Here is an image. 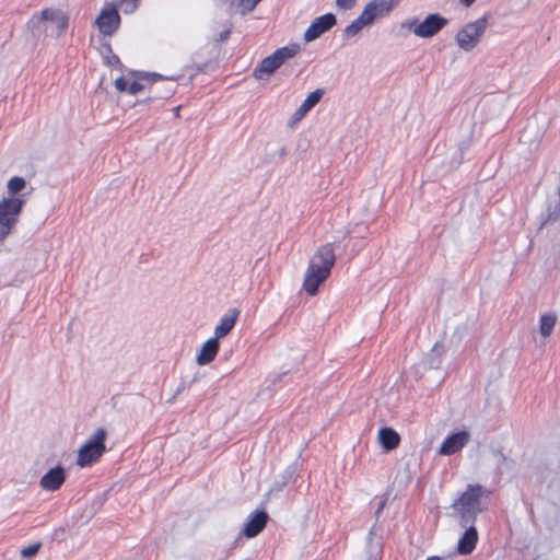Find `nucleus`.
Here are the masks:
<instances>
[{"label": "nucleus", "mask_w": 560, "mask_h": 560, "mask_svg": "<svg viewBox=\"0 0 560 560\" xmlns=\"http://www.w3.org/2000/svg\"><path fill=\"white\" fill-rule=\"evenodd\" d=\"M469 442V433L460 431L447 436L440 446L439 453L441 455H453L460 451Z\"/></svg>", "instance_id": "13"}, {"label": "nucleus", "mask_w": 560, "mask_h": 560, "mask_svg": "<svg viewBox=\"0 0 560 560\" xmlns=\"http://www.w3.org/2000/svg\"><path fill=\"white\" fill-rule=\"evenodd\" d=\"M103 60H104V63L107 65L108 67H116L119 69H122V67H124L119 57L113 52L110 45H106L104 47Z\"/></svg>", "instance_id": "24"}, {"label": "nucleus", "mask_w": 560, "mask_h": 560, "mask_svg": "<svg viewBox=\"0 0 560 560\" xmlns=\"http://www.w3.org/2000/svg\"><path fill=\"white\" fill-rule=\"evenodd\" d=\"M393 10L392 0H372L361 12V14L352 21L343 31L345 36L352 37L361 32L364 26L374 22L378 16H382Z\"/></svg>", "instance_id": "4"}, {"label": "nucleus", "mask_w": 560, "mask_h": 560, "mask_svg": "<svg viewBox=\"0 0 560 560\" xmlns=\"http://www.w3.org/2000/svg\"><path fill=\"white\" fill-rule=\"evenodd\" d=\"M478 541V532L474 524H469L465 533L458 540L457 551L459 555H470L476 548Z\"/></svg>", "instance_id": "17"}, {"label": "nucleus", "mask_w": 560, "mask_h": 560, "mask_svg": "<svg viewBox=\"0 0 560 560\" xmlns=\"http://www.w3.org/2000/svg\"><path fill=\"white\" fill-rule=\"evenodd\" d=\"M336 24V16L332 13H326L313 20L304 33L306 42H313L324 33L329 31Z\"/></svg>", "instance_id": "11"}, {"label": "nucleus", "mask_w": 560, "mask_h": 560, "mask_svg": "<svg viewBox=\"0 0 560 560\" xmlns=\"http://www.w3.org/2000/svg\"><path fill=\"white\" fill-rule=\"evenodd\" d=\"M378 441L385 451H392L399 445L400 436L392 428H382L378 431Z\"/></svg>", "instance_id": "21"}, {"label": "nucleus", "mask_w": 560, "mask_h": 560, "mask_svg": "<svg viewBox=\"0 0 560 560\" xmlns=\"http://www.w3.org/2000/svg\"><path fill=\"white\" fill-rule=\"evenodd\" d=\"M444 352V347L440 343H435L423 360L424 366L429 369H438L442 363Z\"/></svg>", "instance_id": "22"}, {"label": "nucleus", "mask_w": 560, "mask_h": 560, "mask_svg": "<svg viewBox=\"0 0 560 560\" xmlns=\"http://www.w3.org/2000/svg\"><path fill=\"white\" fill-rule=\"evenodd\" d=\"M23 206L20 198H9L0 202V241L11 231Z\"/></svg>", "instance_id": "9"}, {"label": "nucleus", "mask_w": 560, "mask_h": 560, "mask_svg": "<svg viewBox=\"0 0 560 560\" xmlns=\"http://www.w3.org/2000/svg\"><path fill=\"white\" fill-rule=\"evenodd\" d=\"M323 95L324 90L322 89H317L310 93L292 115V121L298 122L302 120L306 116V114L320 101Z\"/></svg>", "instance_id": "18"}, {"label": "nucleus", "mask_w": 560, "mask_h": 560, "mask_svg": "<svg viewBox=\"0 0 560 560\" xmlns=\"http://www.w3.org/2000/svg\"><path fill=\"white\" fill-rule=\"evenodd\" d=\"M219 350V339L215 337H212L208 339L203 345L202 348L197 355V363L199 365H206L210 363L217 355Z\"/></svg>", "instance_id": "20"}, {"label": "nucleus", "mask_w": 560, "mask_h": 560, "mask_svg": "<svg viewBox=\"0 0 560 560\" xmlns=\"http://www.w3.org/2000/svg\"><path fill=\"white\" fill-rule=\"evenodd\" d=\"M357 0H336L338 8L343 10H350L354 7Z\"/></svg>", "instance_id": "29"}, {"label": "nucleus", "mask_w": 560, "mask_h": 560, "mask_svg": "<svg viewBox=\"0 0 560 560\" xmlns=\"http://www.w3.org/2000/svg\"><path fill=\"white\" fill-rule=\"evenodd\" d=\"M28 26L37 35L49 33L60 36L68 27V16L60 10L45 9L38 15H33Z\"/></svg>", "instance_id": "3"}, {"label": "nucleus", "mask_w": 560, "mask_h": 560, "mask_svg": "<svg viewBox=\"0 0 560 560\" xmlns=\"http://www.w3.org/2000/svg\"><path fill=\"white\" fill-rule=\"evenodd\" d=\"M136 80L129 84L128 93L136 95L144 90H151L156 80H162V75L155 72H142L131 71L130 72Z\"/></svg>", "instance_id": "12"}, {"label": "nucleus", "mask_w": 560, "mask_h": 560, "mask_svg": "<svg viewBox=\"0 0 560 560\" xmlns=\"http://www.w3.org/2000/svg\"><path fill=\"white\" fill-rule=\"evenodd\" d=\"M179 109H180V107H179V106H178V107H175V108L173 109L175 117H178V116H179Z\"/></svg>", "instance_id": "35"}, {"label": "nucleus", "mask_w": 560, "mask_h": 560, "mask_svg": "<svg viewBox=\"0 0 560 560\" xmlns=\"http://www.w3.org/2000/svg\"><path fill=\"white\" fill-rule=\"evenodd\" d=\"M335 259L332 244H326L318 248L304 276L303 287L308 294L314 295L317 292L320 283L330 275Z\"/></svg>", "instance_id": "2"}, {"label": "nucleus", "mask_w": 560, "mask_h": 560, "mask_svg": "<svg viewBox=\"0 0 560 560\" xmlns=\"http://www.w3.org/2000/svg\"><path fill=\"white\" fill-rule=\"evenodd\" d=\"M26 182L23 177H12L8 183V191L10 195H16L25 188Z\"/></svg>", "instance_id": "25"}, {"label": "nucleus", "mask_w": 560, "mask_h": 560, "mask_svg": "<svg viewBox=\"0 0 560 560\" xmlns=\"http://www.w3.org/2000/svg\"><path fill=\"white\" fill-rule=\"evenodd\" d=\"M287 154V149L285 148H281L280 151H279V155L282 158Z\"/></svg>", "instance_id": "34"}, {"label": "nucleus", "mask_w": 560, "mask_h": 560, "mask_svg": "<svg viewBox=\"0 0 560 560\" xmlns=\"http://www.w3.org/2000/svg\"><path fill=\"white\" fill-rule=\"evenodd\" d=\"M490 493L491 492L481 485H469L453 502L452 508L463 527L475 523L477 515L486 509L482 500L487 499Z\"/></svg>", "instance_id": "1"}, {"label": "nucleus", "mask_w": 560, "mask_h": 560, "mask_svg": "<svg viewBox=\"0 0 560 560\" xmlns=\"http://www.w3.org/2000/svg\"><path fill=\"white\" fill-rule=\"evenodd\" d=\"M241 312L238 308H230L228 310L223 316L220 318L219 324L214 328V337L221 339L230 334L233 329L236 319L238 318Z\"/></svg>", "instance_id": "16"}, {"label": "nucleus", "mask_w": 560, "mask_h": 560, "mask_svg": "<svg viewBox=\"0 0 560 560\" xmlns=\"http://www.w3.org/2000/svg\"><path fill=\"white\" fill-rule=\"evenodd\" d=\"M107 432L98 428L81 446L78 453L77 464L80 467H86L96 462L105 452V440Z\"/></svg>", "instance_id": "5"}, {"label": "nucleus", "mask_w": 560, "mask_h": 560, "mask_svg": "<svg viewBox=\"0 0 560 560\" xmlns=\"http://www.w3.org/2000/svg\"><path fill=\"white\" fill-rule=\"evenodd\" d=\"M267 520L268 514L265 511H256L244 524L243 534L248 538L257 536L265 528Z\"/></svg>", "instance_id": "15"}, {"label": "nucleus", "mask_w": 560, "mask_h": 560, "mask_svg": "<svg viewBox=\"0 0 560 560\" xmlns=\"http://www.w3.org/2000/svg\"><path fill=\"white\" fill-rule=\"evenodd\" d=\"M229 35H230V30H224V31H222V32L220 33V35H219V40H220V42H224V40H226V39H228V37H229Z\"/></svg>", "instance_id": "31"}, {"label": "nucleus", "mask_w": 560, "mask_h": 560, "mask_svg": "<svg viewBox=\"0 0 560 560\" xmlns=\"http://www.w3.org/2000/svg\"><path fill=\"white\" fill-rule=\"evenodd\" d=\"M488 27V16L483 15L474 22L467 23L456 34L457 45L465 51L472 50L480 42Z\"/></svg>", "instance_id": "8"}, {"label": "nucleus", "mask_w": 560, "mask_h": 560, "mask_svg": "<svg viewBox=\"0 0 560 560\" xmlns=\"http://www.w3.org/2000/svg\"><path fill=\"white\" fill-rule=\"evenodd\" d=\"M66 480V472L61 466L49 469L39 480L40 487L46 491H57Z\"/></svg>", "instance_id": "14"}, {"label": "nucleus", "mask_w": 560, "mask_h": 560, "mask_svg": "<svg viewBox=\"0 0 560 560\" xmlns=\"http://www.w3.org/2000/svg\"><path fill=\"white\" fill-rule=\"evenodd\" d=\"M159 82L162 83V86H155L154 84L150 90L153 96L149 97L148 101L152 98L165 100L174 94L176 88L174 78H164L162 75V80H156V83Z\"/></svg>", "instance_id": "19"}, {"label": "nucleus", "mask_w": 560, "mask_h": 560, "mask_svg": "<svg viewBox=\"0 0 560 560\" xmlns=\"http://www.w3.org/2000/svg\"><path fill=\"white\" fill-rule=\"evenodd\" d=\"M299 51L298 45H290L278 48L270 56L264 58L254 71V77L261 80L264 75L272 74L288 59L294 57Z\"/></svg>", "instance_id": "7"}, {"label": "nucleus", "mask_w": 560, "mask_h": 560, "mask_svg": "<svg viewBox=\"0 0 560 560\" xmlns=\"http://www.w3.org/2000/svg\"><path fill=\"white\" fill-rule=\"evenodd\" d=\"M39 548V542L30 545L21 550V556L24 558H32L38 552Z\"/></svg>", "instance_id": "26"}, {"label": "nucleus", "mask_w": 560, "mask_h": 560, "mask_svg": "<svg viewBox=\"0 0 560 560\" xmlns=\"http://www.w3.org/2000/svg\"><path fill=\"white\" fill-rule=\"evenodd\" d=\"M448 21L439 13L429 14L422 22L417 19H409L402 23V27L407 28L416 36L421 38H430L438 34Z\"/></svg>", "instance_id": "6"}, {"label": "nucleus", "mask_w": 560, "mask_h": 560, "mask_svg": "<svg viewBox=\"0 0 560 560\" xmlns=\"http://www.w3.org/2000/svg\"><path fill=\"white\" fill-rule=\"evenodd\" d=\"M115 88L119 92H128L129 82L124 77H119L115 80Z\"/></svg>", "instance_id": "28"}, {"label": "nucleus", "mask_w": 560, "mask_h": 560, "mask_svg": "<svg viewBox=\"0 0 560 560\" xmlns=\"http://www.w3.org/2000/svg\"><path fill=\"white\" fill-rule=\"evenodd\" d=\"M138 0H120V7L124 13L130 14L137 9Z\"/></svg>", "instance_id": "27"}, {"label": "nucleus", "mask_w": 560, "mask_h": 560, "mask_svg": "<svg viewBox=\"0 0 560 560\" xmlns=\"http://www.w3.org/2000/svg\"><path fill=\"white\" fill-rule=\"evenodd\" d=\"M466 7H470L476 0H459Z\"/></svg>", "instance_id": "33"}, {"label": "nucleus", "mask_w": 560, "mask_h": 560, "mask_svg": "<svg viewBox=\"0 0 560 560\" xmlns=\"http://www.w3.org/2000/svg\"><path fill=\"white\" fill-rule=\"evenodd\" d=\"M386 504V500H382L380 503H378V506H377V510L375 512L376 516L380 515V513L383 511L384 506Z\"/></svg>", "instance_id": "32"}, {"label": "nucleus", "mask_w": 560, "mask_h": 560, "mask_svg": "<svg viewBox=\"0 0 560 560\" xmlns=\"http://www.w3.org/2000/svg\"><path fill=\"white\" fill-rule=\"evenodd\" d=\"M427 560H441V558L438 556H432V557L427 558Z\"/></svg>", "instance_id": "36"}, {"label": "nucleus", "mask_w": 560, "mask_h": 560, "mask_svg": "<svg viewBox=\"0 0 560 560\" xmlns=\"http://www.w3.org/2000/svg\"><path fill=\"white\" fill-rule=\"evenodd\" d=\"M98 31L104 35H113L120 24V16L115 7H106L95 21Z\"/></svg>", "instance_id": "10"}, {"label": "nucleus", "mask_w": 560, "mask_h": 560, "mask_svg": "<svg viewBox=\"0 0 560 560\" xmlns=\"http://www.w3.org/2000/svg\"><path fill=\"white\" fill-rule=\"evenodd\" d=\"M557 316L552 313L544 314L540 317L539 331L542 337H549L555 328Z\"/></svg>", "instance_id": "23"}, {"label": "nucleus", "mask_w": 560, "mask_h": 560, "mask_svg": "<svg viewBox=\"0 0 560 560\" xmlns=\"http://www.w3.org/2000/svg\"><path fill=\"white\" fill-rule=\"evenodd\" d=\"M259 1H260V0H242V2H244V3L248 4V5H247V9H248L249 11H250V10H253V9L257 5V3H258Z\"/></svg>", "instance_id": "30"}]
</instances>
